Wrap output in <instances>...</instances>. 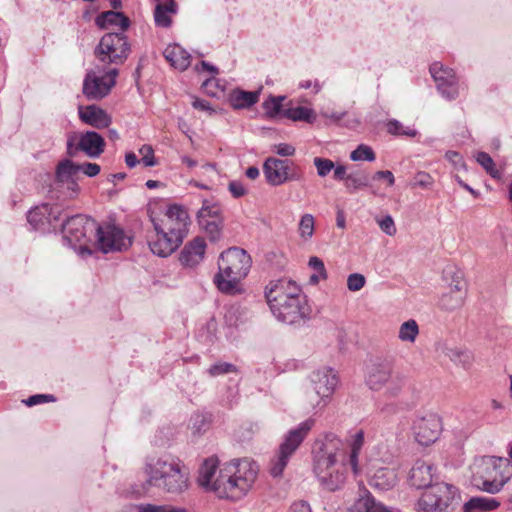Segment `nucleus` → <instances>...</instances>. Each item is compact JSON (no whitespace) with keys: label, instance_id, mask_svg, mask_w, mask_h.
Segmentation results:
<instances>
[{"label":"nucleus","instance_id":"nucleus-1","mask_svg":"<svg viewBox=\"0 0 512 512\" xmlns=\"http://www.w3.org/2000/svg\"><path fill=\"white\" fill-rule=\"evenodd\" d=\"M437 479V469L431 462L422 459L414 462L408 474L410 485L417 489L428 488L417 502L418 511L443 512L457 497L455 486L445 482L434 483Z\"/></svg>","mask_w":512,"mask_h":512},{"label":"nucleus","instance_id":"nucleus-2","mask_svg":"<svg viewBox=\"0 0 512 512\" xmlns=\"http://www.w3.org/2000/svg\"><path fill=\"white\" fill-rule=\"evenodd\" d=\"M343 447L341 439L333 433L316 440L313 446V470L321 486L328 491L341 489L345 484L348 462L343 459L337 463Z\"/></svg>","mask_w":512,"mask_h":512},{"label":"nucleus","instance_id":"nucleus-3","mask_svg":"<svg viewBox=\"0 0 512 512\" xmlns=\"http://www.w3.org/2000/svg\"><path fill=\"white\" fill-rule=\"evenodd\" d=\"M143 472L146 481L143 488L155 487L165 493L180 495L189 488V471L177 457L164 454L159 457H148Z\"/></svg>","mask_w":512,"mask_h":512},{"label":"nucleus","instance_id":"nucleus-4","mask_svg":"<svg viewBox=\"0 0 512 512\" xmlns=\"http://www.w3.org/2000/svg\"><path fill=\"white\" fill-rule=\"evenodd\" d=\"M265 297L275 318L286 324H296L309 315L306 297L295 282L281 279L270 282Z\"/></svg>","mask_w":512,"mask_h":512},{"label":"nucleus","instance_id":"nucleus-5","mask_svg":"<svg viewBox=\"0 0 512 512\" xmlns=\"http://www.w3.org/2000/svg\"><path fill=\"white\" fill-rule=\"evenodd\" d=\"M251 265L252 259L244 249L231 247L223 251L218 260V273L214 276L218 290L227 295L241 294V282L247 277Z\"/></svg>","mask_w":512,"mask_h":512},{"label":"nucleus","instance_id":"nucleus-6","mask_svg":"<svg viewBox=\"0 0 512 512\" xmlns=\"http://www.w3.org/2000/svg\"><path fill=\"white\" fill-rule=\"evenodd\" d=\"M258 473V466L249 459L234 460L223 468L224 484H219L216 494L220 498L236 500L252 487Z\"/></svg>","mask_w":512,"mask_h":512},{"label":"nucleus","instance_id":"nucleus-7","mask_svg":"<svg viewBox=\"0 0 512 512\" xmlns=\"http://www.w3.org/2000/svg\"><path fill=\"white\" fill-rule=\"evenodd\" d=\"M60 221L58 227L64 232L63 242L82 257L92 255L93 250L89 243L91 235L96 233L98 224L82 214L68 216L62 213Z\"/></svg>","mask_w":512,"mask_h":512},{"label":"nucleus","instance_id":"nucleus-8","mask_svg":"<svg viewBox=\"0 0 512 512\" xmlns=\"http://www.w3.org/2000/svg\"><path fill=\"white\" fill-rule=\"evenodd\" d=\"M512 476L510 461L507 458L486 456L477 465L473 475V484L478 489L495 494Z\"/></svg>","mask_w":512,"mask_h":512},{"label":"nucleus","instance_id":"nucleus-9","mask_svg":"<svg viewBox=\"0 0 512 512\" xmlns=\"http://www.w3.org/2000/svg\"><path fill=\"white\" fill-rule=\"evenodd\" d=\"M365 382L371 390L385 389L386 396L397 397L406 381L402 374L393 371V365L389 360L378 359L367 367Z\"/></svg>","mask_w":512,"mask_h":512},{"label":"nucleus","instance_id":"nucleus-10","mask_svg":"<svg viewBox=\"0 0 512 512\" xmlns=\"http://www.w3.org/2000/svg\"><path fill=\"white\" fill-rule=\"evenodd\" d=\"M315 425L313 418H308L297 427L289 430L281 443L275 457L271 460L270 474L273 477H280L291 456L296 452L303 440L307 437Z\"/></svg>","mask_w":512,"mask_h":512},{"label":"nucleus","instance_id":"nucleus-11","mask_svg":"<svg viewBox=\"0 0 512 512\" xmlns=\"http://www.w3.org/2000/svg\"><path fill=\"white\" fill-rule=\"evenodd\" d=\"M339 379L337 373L328 367L315 370L310 375L306 398L313 409H323L330 401Z\"/></svg>","mask_w":512,"mask_h":512},{"label":"nucleus","instance_id":"nucleus-12","mask_svg":"<svg viewBox=\"0 0 512 512\" xmlns=\"http://www.w3.org/2000/svg\"><path fill=\"white\" fill-rule=\"evenodd\" d=\"M130 44L122 32H109L102 36L95 48L96 58L103 64H123L130 54Z\"/></svg>","mask_w":512,"mask_h":512},{"label":"nucleus","instance_id":"nucleus-13","mask_svg":"<svg viewBox=\"0 0 512 512\" xmlns=\"http://www.w3.org/2000/svg\"><path fill=\"white\" fill-rule=\"evenodd\" d=\"M117 68H111L100 72L90 70L86 73L83 81V94L88 100H101L106 97L116 84L118 75Z\"/></svg>","mask_w":512,"mask_h":512},{"label":"nucleus","instance_id":"nucleus-14","mask_svg":"<svg viewBox=\"0 0 512 512\" xmlns=\"http://www.w3.org/2000/svg\"><path fill=\"white\" fill-rule=\"evenodd\" d=\"M266 181L272 186H279L288 181H299L303 177L301 169L290 160L269 157L263 164Z\"/></svg>","mask_w":512,"mask_h":512},{"label":"nucleus","instance_id":"nucleus-15","mask_svg":"<svg viewBox=\"0 0 512 512\" xmlns=\"http://www.w3.org/2000/svg\"><path fill=\"white\" fill-rule=\"evenodd\" d=\"M151 222L155 232V236H150L148 241L151 252L159 257L171 255L182 244L179 229L172 236L158 220L151 218Z\"/></svg>","mask_w":512,"mask_h":512},{"label":"nucleus","instance_id":"nucleus-16","mask_svg":"<svg viewBox=\"0 0 512 512\" xmlns=\"http://www.w3.org/2000/svg\"><path fill=\"white\" fill-rule=\"evenodd\" d=\"M95 236L99 250L103 253L123 251L131 246V238L114 225H97Z\"/></svg>","mask_w":512,"mask_h":512},{"label":"nucleus","instance_id":"nucleus-17","mask_svg":"<svg viewBox=\"0 0 512 512\" xmlns=\"http://www.w3.org/2000/svg\"><path fill=\"white\" fill-rule=\"evenodd\" d=\"M80 167L69 159L60 161L56 167L54 184L61 188L63 198H73L79 192Z\"/></svg>","mask_w":512,"mask_h":512},{"label":"nucleus","instance_id":"nucleus-18","mask_svg":"<svg viewBox=\"0 0 512 512\" xmlns=\"http://www.w3.org/2000/svg\"><path fill=\"white\" fill-rule=\"evenodd\" d=\"M429 70L441 96L449 101L456 99L459 95L460 84L453 69L445 67L440 62H435Z\"/></svg>","mask_w":512,"mask_h":512},{"label":"nucleus","instance_id":"nucleus-19","mask_svg":"<svg viewBox=\"0 0 512 512\" xmlns=\"http://www.w3.org/2000/svg\"><path fill=\"white\" fill-rule=\"evenodd\" d=\"M62 218V211L58 206L43 204L29 210L27 221L35 230L46 231L50 228L56 229Z\"/></svg>","mask_w":512,"mask_h":512},{"label":"nucleus","instance_id":"nucleus-20","mask_svg":"<svg viewBox=\"0 0 512 512\" xmlns=\"http://www.w3.org/2000/svg\"><path fill=\"white\" fill-rule=\"evenodd\" d=\"M412 429L415 440L420 445L428 446L438 439L442 429L441 420L436 414L430 413L417 418Z\"/></svg>","mask_w":512,"mask_h":512},{"label":"nucleus","instance_id":"nucleus-21","mask_svg":"<svg viewBox=\"0 0 512 512\" xmlns=\"http://www.w3.org/2000/svg\"><path fill=\"white\" fill-rule=\"evenodd\" d=\"M159 222L172 236L177 233L175 230L179 229L183 242L188 232L189 215L182 206L171 205L165 213V218Z\"/></svg>","mask_w":512,"mask_h":512},{"label":"nucleus","instance_id":"nucleus-22","mask_svg":"<svg viewBox=\"0 0 512 512\" xmlns=\"http://www.w3.org/2000/svg\"><path fill=\"white\" fill-rule=\"evenodd\" d=\"M222 475L223 469L218 470V459L210 457L201 465L197 482L206 491H213L216 493L218 483L224 484V479H221Z\"/></svg>","mask_w":512,"mask_h":512},{"label":"nucleus","instance_id":"nucleus-23","mask_svg":"<svg viewBox=\"0 0 512 512\" xmlns=\"http://www.w3.org/2000/svg\"><path fill=\"white\" fill-rule=\"evenodd\" d=\"M78 136V145L87 156L97 158L103 153L105 141L99 133L86 131L79 133Z\"/></svg>","mask_w":512,"mask_h":512},{"label":"nucleus","instance_id":"nucleus-24","mask_svg":"<svg viewBox=\"0 0 512 512\" xmlns=\"http://www.w3.org/2000/svg\"><path fill=\"white\" fill-rule=\"evenodd\" d=\"M206 243L203 238L197 237L189 242L180 254V262L187 267L198 265L204 258Z\"/></svg>","mask_w":512,"mask_h":512},{"label":"nucleus","instance_id":"nucleus-25","mask_svg":"<svg viewBox=\"0 0 512 512\" xmlns=\"http://www.w3.org/2000/svg\"><path fill=\"white\" fill-rule=\"evenodd\" d=\"M79 118L86 124L91 125L97 129L108 127L112 119L100 107L89 105L86 107H79Z\"/></svg>","mask_w":512,"mask_h":512},{"label":"nucleus","instance_id":"nucleus-26","mask_svg":"<svg viewBox=\"0 0 512 512\" xmlns=\"http://www.w3.org/2000/svg\"><path fill=\"white\" fill-rule=\"evenodd\" d=\"M96 25L101 29H110L118 27L120 32L124 33L129 25L130 20L122 12L106 11L99 14L95 19Z\"/></svg>","mask_w":512,"mask_h":512},{"label":"nucleus","instance_id":"nucleus-27","mask_svg":"<svg viewBox=\"0 0 512 512\" xmlns=\"http://www.w3.org/2000/svg\"><path fill=\"white\" fill-rule=\"evenodd\" d=\"M398 481V475L394 468L382 467L375 471L369 480L372 488L380 491L392 489Z\"/></svg>","mask_w":512,"mask_h":512},{"label":"nucleus","instance_id":"nucleus-28","mask_svg":"<svg viewBox=\"0 0 512 512\" xmlns=\"http://www.w3.org/2000/svg\"><path fill=\"white\" fill-rule=\"evenodd\" d=\"M163 55L171 66L178 70L183 71L190 65V54L178 44L168 45Z\"/></svg>","mask_w":512,"mask_h":512},{"label":"nucleus","instance_id":"nucleus-29","mask_svg":"<svg viewBox=\"0 0 512 512\" xmlns=\"http://www.w3.org/2000/svg\"><path fill=\"white\" fill-rule=\"evenodd\" d=\"M500 506V502L490 497H472L464 503L463 512H490L496 510Z\"/></svg>","mask_w":512,"mask_h":512},{"label":"nucleus","instance_id":"nucleus-30","mask_svg":"<svg viewBox=\"0 0 512 512\" xmlns=\"http://www.w3.org/2000/svg\"><path fill=\"white\" fill-rule=\"evenodd\" d=\"M258 99V92L244 91L241 89H235L229 95V103L234 109L249 108L257 103Z\"/></svg>","mask_w":512,"mask_h":512},{"label":"nucleus","instance_id":"nucleus-31","mask_svg":"<svg viewBox=\"0 0 512 512\" xmlns=\"http://www.w3.org/2000/svg\"><path fill=\"white\" fill-rule=\"evenodd\" d=\"M364 445V432L362 430L357 431L351 439L350 443V453L347 458H343L352 472L357 475L360 472V467L358 463L359 453Z\"/></svg>","mask_w":512,"mask_h":512},{"label":"nucleus","instance_id":"nucleus-32","mask_svg":"<svg viewBox=\"0 0 512 512\" xmlns=\"http://www.w3.org/2000/svg\"><path fill=\"white\" fill-rule=\"evenodd\" d=\"M176 12L177 4L174 0H170L166 3H158L154 10L155 24L163 28L170 27L172 23L170 15L176 14Z\"/></svg>","mask_w":512,"mask_h":512},{"label":"nucleus","instance_id":"nucleus-33","mask_svg":"<svg viewBox=\"0 0 512 512\" xmlns=\"http://www.w3.org/2000/svg\"><path fill=\"white\" fill-rule=\"evenodd\" d=\"M282 116L292 121H305L307 123H313L316 120L314 110L303 106L285 108L282 111Z\"/></svg>","mask_w":512,"mask_h":512},{"label":"nucleus","instance_id":"nucleus-34","mask_svg":"<svg viewBox=\"0 0 512 512\" xmlns=\"http://www.w3.org/2000/svg\"><path fill=\"white\" fill-rule=\"evenodd\" d=\"M444 354L456 365H460L467 369L470 367L473 357L470 351L460 349L457 347H447L444 350Z\"/></svg>","mask_w":512,"mask_h":512},{"label":"nucleus","instance_id":"nucleus-35","mask_svg":"<svg viewBox=\"0 0 512 512\" xmlns=\"http://www.w3.org/2000/svg\"><path fill=\"white\" fill-rule=\"evenodd\" d=\"M357 509L363 512H390L381 502L369 493L365 492L356 502Z\"/></svg>","mask_w":512,"mask_h":512},{"label":"nucleus","instance_id":"nucleus-36","mask_svg":"<svg viewBox=\"0 0 512 512\" xmlns=\"http://www.w3.org/2000/svg\"><path fill=\"white\" fill-rule=\"evenodd\" d=\"M464 299L463 292L454 293L448 290L441 296L439 306L444 310L454 311L463 305Z\"/></svg>","mask_w":512,"mask_h":512},{"label":"nucleus","instance_id":"nucleus-37","mask_svg":"<svg viewBox=\"0 0 512 512\" xmlns=\"http://www.w3.org/2000/svg\"><path fill=\"white\" fill-rule=\"evenodd\" d=\"M344 184L349 193H354L369 185V177L365 172L350 173Z\"/></svg>","mask_w":512,"mask_h":512},{"label":"nucleus","instance_id":"nucleus-38","mask_svg":"<svg viewBox=\"0 0 512 512\" xmlns=\"http://www.w3.org/2000/svg\"><path fill=\"white\" fill-rule=\"evenodd\" d=\"M419 334V327L415 320L410 319L401 324L398 337L403 342L413 343Z\"/></svg>","mask_w":512,"mask_h":512},{"label":"nucleus","instance_id":"nucleus-39","mask_svg":"<svg viewBox=\"0 0 512 512\" xmlns=\"http://www.w3.org/2000/svg\"><path fill=\"white\" fill-rule=\"evenodd\" d=\"M198 223L211 241L216 242L220 239L223 220H199Z\"/></svg>","mask_w":512,"mask_h":512},{"label":"nucleus","instance_id":"nucleus-40","mask_svg":"<svg viewBox=\"0 0 512 512\" xmlns=\"http://www.w3.org/2000/svg\"><path fill=\"white\" fill-rule=\"evenodd\" d=\"M199 220H223L221 217V208L217 204L204 202L202 208L197 213Z\"/></svg>","mask_w":512,"mask_h":512},{"label":"nucleus","instance_id":"nucleus-41","mask_svg":"<svg viewBox=\"0 0 512 512\" xmlns=\"http://www.w3.org/2000/svg\"><path fill=\"white\" fill-rule=\"evenodd\" d=\"M315 229V220L313 215L311 214H304L298 225V232L302 239L309 240L313 234Z\"/></svg>","mask_w":512,"mask_h":512},{"label":"nucleus","instance_id":"nucleus-42","mask_svg":"<svg viewBox=\"0 0 512 512\" xmlns=\"http://www.w3.org/2000/svg\"><path fill=\"white\" fill-rule=\"evenodd\" d=\"M376 158L373 149L365 144H360L355 150H353L350 154V159L352 161H368L372 162Z\"/></svg>","mask_w":512,"mask_h":512},{"label":"nucleus","instance_id":"nucleus-43","mask_svg":"<svg viewBox=\"0 0 512 512\" xmlns=\"http://www.w3.org/2000/svg\"><path fill=\"white\" fill-rule=\"evenodd\" d=\"M476 161L485 169V171L493 178H499L500 172L496 169L495 163L491 156L486 152H478Z\"/></svg>","mask_w":512,"mask_h":512},{"label":"nucleus","instance_id":"nucleus-44","mask_svg":"<svg viewBox=\"0 0 512 512\" xmlns=\"http://www.w3.org/2000/svg\"><path fill=\"white\" fill-rule=\"evenodd\" d=\"M313 164L317 169L319 177H326L334 169L335 165L332 160L322 157H315Z\"/></svg>","mask_w":512,"mask_h":512},{"label":"nucleus","instance_id":"nucleus-45","mask_svg":"<svg viewBox=\"0 0 512 512\" xmlns=\"http://www.w3.org/2000/svg\"><path fill=\"white\" fill-rule=\"evenodd\" d=\"M237 368L235 365L228 362H217L210 366L208 373L212 377H216L223 374L236 372Z\"/></svg>","mask_w":512,"mask_h":512},{"label":"nucleus","instance_id":"nucleus-46","mask_svg":"<svg viewBox=\"0 0 512 512\" xmlns=\"http://www.w3.org/2000/svg\"><path fill=\"white\" fill-rule=\"evenodd\" d=\"M376 222L379 225L380 229L388 236H393L396 234L397 229L394 220L390 215H386L381 219L377 218Z\"/></svg>","mask_w":512,"mask_h":512},{"label":"nucleus","instance_id":"nucleus-47","mask_svg":"<svg viewBox=\"0 0 512 512\" xmlns=\"http://www.w3.org/2000/svg\"><path fill=\"white\" fill-rule=\"evenodd\" d=\"M365 283V277L359 273L350 274L347 279V287L352 292L361 290Z\"/></svg>","mask_w":512,"mask_h":512},{"label":"nucleus","instance_id":"nucleus-48","mask_svg":"<svg viewBox=\"0 0 512 512\" xmlns=\"http://www.w3.org/2000/svg\"><path fill=\"white\" fill-rule=\"evenodd\" d=\"M55 400V397L51 394H35L23 400V402L25 405L31 407L46 402H54Z\"/></svg>","mask_w":512,"mask_h":512},{"label":"nucleus","instance_id":"nucleus-49","mask_svg":"<svg viewBox=\"0 0 512 512\" xmlns=\"http://www.w3.org/2000/svg\"><path fill=\"white\" fill-rule=\"evenodd\" d=\"M242 314H243V312H242L240 306H235V305L230 306L225 313L226 322L230 326H237L238 322H239V318Z\"/></svg>","mask_w":512,"mask_h":512},{"label":"nucleus","instance_id":"nucleus-50","mask_svg":"<svg viewBox=\"0 0 512 512\" xmlns=\"http://www.w3.org/2000/svg\"><path fill=\"white\" fill-rule=\"evenodd\" d=\"M434 183V180L430 174L424 171H419L414 176V185L421 188H429Z\"/></svg>","mask_w":512,"mask_h":512},{"label":"nucleus","instance_id":"nucleus-51","mask_svg":"<svg viewBox=\"0 0 512 512\" xmlns=\"http://www.w3.org/2000/svg\"><path fill=\"white\" fill-rule=\"evenodd\" d=\"M140 154L142 155V162L147 167H152L156 164L154 157V150L150 145H143L140 150Z\"/></svg>","mask_w":512,"mask_h":512},{"label":"nucleus","instance_id":"nucleus-52","mask_svg":"<svg viewBox=\"0 0 512 512\" xmlns=\"http://www.w3.org/2000/svg\"><path fill=\"white\" fill-rule=\"evenodd\" d=\"M284 100L283 96L279 97H271L269 100L265 101L264 107L267 111L274 114H282V101Z\"/></svg>","mask_w":512,"mask_h":512},{"label":"nucleus","instance_id":"nucleus-53","mask_svg":"<svg viewBox=\"0 0 512 512\" xmlns=\"http://www.w3.org/2000/svg\"><path fill=\"white\" fill-rule=\"evenodd\" d=\"M308 265L311 269L314 270V273H319L322 276V279L327 278V272L324 266V262L317 256H312L309 259Z\"/></svg>","mask_w":512,"mask_h":512},{"label":"nucleus","instance_id":"nucleus-54","mask_svg":"<svg viewBox=\"0 0 512 512\" xmlns=\"http://www.w3.org/2000/svg\"><path fill=\"white\" fill-rule=\"evenodd\" d=\"M145 512H187L185 509L170 505L145 504Z\"/></svg>","mask_w":512,"mask_h":512},{"label":"nucleus","instance_id":"nucleus-55","mask_svg":"<svg viewBox=\"0 0 512 512\" xmlns=\"http://www.w3.org/2000/svg\"><path fill=\"white\" fill-rule=\"evenodd\" d=\"M78 134H73L67 139V154L70 157H76L81 148L78 145Z\"/></svg>","mask_w":512,"mask_h":512},{"label":"nucleus","instance_id":"nucleus-56","mask_svg":"<svg viewBox=\"0 0 512 512\" xmlns=\"http://www.w3.org/2000/svg\"><path fill=\"white\" fill-rule=\"evenodd\" d=\"M228 190L230 191L234 198H240L247 193V190L243 183L236 180L229 182Z\"/></svg>","mask_w":512,"mask_h":512},{"label":"nucleus","instance_id":"nucleus-57","mask_svg":"<svg viewBox=\"0 0 512 512\" xmlns=\"http://www.w3.org/2000/svg\"><path fill=\"white\" fill-rule=\"evenodd\" d=\"M203 86L206 88L207 92L214 97L218 95V91H223V87L220 85V81L216 78L207 79L203 83Z\"/></svg>","mask_w":512,"mask_h":512},{"label":"nucleus","instance_id":"nucleus-58","mask_svg":"<svg viewBox=\"0 0 512 512\" xmlns=\"http://www.w3.org/2000/svg\"><path fill=\"white\" fill-rule=\"evenodd\" d=\"M78 167H80V172H83L89 177H94L100 172V166L96 163L87 162L84 164H78Z\"/></svg>","mask_w":512,"mask_h":512},{"label":"nucleus","instance_id":"nucleus-59","mask_svg":"<svg viewBox=\"0 0 512 512\" xmlns=\"http://www.w3.org/2000/svg\"><path fill=\"white\" fill-rule=\"evenodd\" d=\"M274 150L278 155L283 157H289L295 154L294 146L287 143H280L278 145H275Z\"/></svg>","mask_w":512,"mask_h":512},{"label":"nucleus","instance_id":"nucleus-60","mask_svg":"<svg viewBox=\"0 0 512 512\" xmlns=\"http://www.w3.org/2000/svg\"><path fill=\"white\" fill-rule=\"evenodd\" d=\"M386 126L387 132L394 136H400L401 130L404 128L403 124L396 119L389 120Z\"/></svg>","mask_w":512,"mask_h":512},{"label":"nucleus","instance_id":"nucleus-61","mask_svg":"<svg viewBox=\"0 0 512 512\" xmlns=\"http://www.w3.org/2000/svg\"><path fill=\"white\" fill-rule=\"evenodd\" d=\"M447 160L453 163L455 167H464L462 156L456 151H447L445 154Z\"/></svg>","mask_w":512,"mask_h":512},{"label":"nucleus","instance_id":"nucleus-62","mask_svg":"<svg viewBox=\"0 0 512 512\" xmlns=\"http://www.w3.org/2000/svg\"><path fill=\"white\" fill-rule=\"evenodd\" d=\"M466 283L463 281L460 277H457L455 280H453V283L449 287V291H452L454 293H460L463 292V296L466 297Z\"/></svg>","mask_w":512,"mask_h":512},{"label":"nucleus","instance_id":"nucleus-63","mask_svg":"<svg viewBox=\"0 0 512 512\" xmlns=\"http://www.w3.org/2000/svg\"><path fill=\"white\" fill-rule=\"evenodd\" d=\"M192 106L195 108V109H198V110H201V111H206V112H209V113H212L214 110L211 108L209 102L203 100V99H200V98H194L193 102H192Z\"/></svg>","mask_w":512,"mask_h":512},{"label":"nucleus","instance_id":"nucleus-64","mask_svg":"<svg viewBox=\"0 0 512 512\" xmlns=\"http://www.w3.org/2000/svg\"><path fill=\"white\" fill-rule=\"evenodd\" d=\"M290 512H311V508L307 502L297 501L291 505Z\"/></svg>","mask_w":512,"mask_h":512}]
</instances>
